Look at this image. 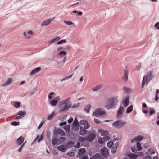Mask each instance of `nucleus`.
<instances>
[{
    "label": "nucleus",
    "mask_w": 159,
    "mask_h": 159,
    "mask_svg": "<svg viewBox=\"0 0 159 159\" xmlns=\"http://www.w3.org/2000/svg\"><path fill=\"white\" fill-rule=\"evenodd\" d=\"M110 137L108 135L105 136L103 138V139L104 141H108Z\"/></svg>",
    "instance_id": "obj_55"
},
{
    "label": "nucleus",
    "mask_w": 159,
    "mask_h": 159,
    "mask_svg": "<svg viewBox=\"0 0 159 159\" xmlns=\"http://www.w3.org/2000/svg\"><path fill=\"white\" fill-rule=\"evenodd\" d=\"M128 156L130 159H136L138 157L137 154L134 153L129 154Z\"/></svg>",
    "instance_id": "obj_27"
},
{
    "label": "nucleus",
    "mask_w": 159,
    "mask_h": 159,
    "mask_svg": "<svg viewBox=\"0 0 159 159\" xmlns=\"http://www.w3.org/2000/svg\"><path fill=\"white\" fill-rule=\"evenodd\" d=\"M59 138L57 136H53L52 139V144L53 145H58L59 144Z\"/></svg>",
    "instance_id": "obj_14"
},
{
    "label": "nucleus",
    "mask_w": 159,
    "mask_h": 159,
    "mask_svg": "<svg viewBox=\"0 0 159 159\" xmlns=\"http://www.w3.org/2000/svg\"><path fill=\"white\" fill-rule=\"evenodd\" d=\"M72 104L70 102L69 104H65L60 109L59 111L62 113L64 111H68L71 107Z\"/></svg>",
    "instance_id": "obj_7"
},
{
    "label": "nucleus",
    "mask_w": 159,
    "mask_h": 159,
    "mask_svg": "<svg viewBox=\"0 0 159 159\" xmlns=\"http://www.w3.org/2000/svg\"><path fill=\"white\" fill-rule=\"evenodd\" d=\"M131 149L132 151L135 153H136L137 151V149H136L134 147H131Z\"/></svg>",
    "instance_id": "obj_57"
},
{
    "label": "nucleus",
    "mask_w": 159,
    "mask_h": 159,
    "mask_svg": "<svg viewBox=\"0 0 159 159\" xmlns=\"http://www.w3.org/2000/svg\"><path fill=\"white\" fill-rule=\"evenodd\" d=\"M24 137L22 136H21L19 137L16 140V144L18 146L21 145L24 140Z\"/></svg>",
    "instance_id": "obj_15"
},
{
    "label": "nucleus",
    "mask_w": 159,
    "mask_h": 159,
    "mask_svg": "<svg viewBox=\"0 0 159 159\" xmlns=\"http://www.w3.org/2000/svg\"><path fill=\"white\" fill-rule=\"evenodd\" d=\"M143 159H152L150 156H146L144 157Z\"/></svg>",
    "instance_id": "obj_64"
},
{
    "label": "nucleus",
    "mask_w": 159,
    "mask_h": 159,
    "mask_svg": "<svg viewBox=\"0 0 159 159\" xmlns=\"http://www.w3.org/2000/svg\"><path fill=\"white\" fill-rule=\"evenodd\" d=\"M35 91V89H34L31 92H30V95L31 96L34 94V93Z\"/></svg>",
    "instance_id": "obj_62"
},
{
    "label": "nucleus",
    "mask_w": 159,
    "mask_h": 159,
    "mask_svg": "<svg viewBox=\"0 0 159 159\" xmlns=\"http://www.w3.org/2000/svg\"><path fill=\"white\" fill-rule=\"evenodd\" d=\"M84 110L87 113L89 112V103L87 105L84 107Z\"/></svg>",
    "instance_id": "obj_36"
},
{
    "label": "nucleus",
    "mask_w": 159,
    "mask_h": 159,
    "mask_svg": "<svg viewBox=\"0 0 159 159\" xmlns=\"http://www.w3.org/2000/svg\"><path fill=\"white\" fill-rule=\"evenodd\" d=\"M87 141V145L88 147L89 146V131L88 132L87 138L84 137H81L79 139V141L81 142H83Z\"/></svg>",
    "instance_id": "obj_6"
},
{
    "label": "nucleus",
    "mask_w": 159,
    "mask_h": 159,
    "mask_svg": "<svg viewBox=\"0 0 159 159\" xmlns=\"http://www.w3.org/2000/svg\"><path fill=\"white\" fill-rule=\"evenodd\" d=\"M86 152V149L84 148H80L79 150L78 154L77 155L79 157H81L82 155H85Z\"/></svg>",
    "instance_id": "obj_18"
},
{
    "label": "nucleus",
    "mask_w": 159,
    "mask_h": 159,
    "mask_svg": "<svg viewBox=\"0 0 159 159\" xmlns=\"http://www.w3.org/2000/svg\"><path fill=\"white\" fill-rule=\"evenodd\" d=\"M129 76V70L128 69L125 68L124 69V74L122 77V80L125 82H126L128 79Z\"/></svg>",
    "instance_id": "obj_10"
},
{
    "label": "nucleus",
    "mask_w": 159,
    "mask_h": 159,
    "mask_svg": "<svg viewBox=\"0 0 159 159\" xmlns=\"http://www.w3.org/2000/svg\"><path fill=\"white\" fill-rule=\"evenodd\" d=\"M133 109V106L132 105L129 106L127 109L126 111V113H129L131 112Z\"/></svg>",
    "instance_id": "obj_30"
},
{
    "label": "nucleus",
    "mask_w": 159,
    "mask_h": 159,
    "mask_svg": "<svg viewBox=\"0 0 159 159\" xmlns=\"http://www.w3.org/2000/svg\"><path fill=\"white\" fill-rule=\"evenodd\" d=\"M98 143L101 145H103L104 143V141L103 138L101 137L98 138Z\"/></svg>",
    "instance_id": "obj_38"
},
{
    "label": "nucleus",
    "mask_w": 159,
    "mask_h": 159,
    "mask_svg": "<svg viewBox=\"0 0 159 159\" xmlns=\"http://www.w3.org/2000/svg\"><path fill=\"white\" fill-rule=\"evenodd\" d=\"M93 115L97 117H104L107 115L104 109L97 108L93 112Z\"/></svg>",
    "instance_id": "obj_2"
},
{
    "label": "nucleus",
    "mask_w": 159,
    "mask_h": 159,
    "mask_svg": "<svg viewBox=\"0 0 159 159\" xmlns=\"http://www.w3.org/2000/svg\"><path fill=\"white\" fill-rule=\"evenodd\" d=\"M51 132L50 130L48 131L47 132V138L50 140L51 139Z\"/></svg>",
    "instance_id": "obj_48"
},
{
    "label": "nucleus",
    "mask_w": 159,
    "mask_h": 159,
    "mask_svg": "<svg viewBox=\"0 0 159 159\" xmlns=\"http://www.w3.org/2000/svg\"><path fill=\"white\" fill-rule=\"evenodd\" d=\"M75 142L72 141H68L66 143V147L68 148H70L72 147L73 146H74L75 145Z\"/></svg>",
    "instance_id": "obj_23"
},
{
    "label": "nucleus",
    "mask_w": 159,
    "mask_h": 159,
    "mask_svg": "<svg viewBox=\"0 0 159 159\" xmlns=\"http://www.w3.org/2000/svg\"><path fill=\"white\" fill-rule=\"evenodd\" d=\"M66 131L69 132L70 130V125H68L66 126L65 128L64 129Z\"/></svg>",
    "instance_id": "obj_45"
},
{
    "label": "nucleus",
    "mask_w": 159,
    "mask_h": 159,
    "mask_svg": "<svg viewBox=\"0 0 159 159\" xmlns=\"http://www.w3.org/2000/svg\"><path fill=\"white\" fill-rule=\"evenodd\" d=\"M87 131L84 127L82 126H80V131L79 132L80 134L82 136L85 135L87 133Z\"/></svg>",
    "instance_id": "obj_17"
},
{
    "label": "nucleus",
    "mask_w": 159,
    "mask_h": 159,
    "mask_svg": "<svg viewBox=\"0 0 159 159\" xmlns=\"http://www.w3.org/2000/svg\"><path fill=\"white\" fill-rule=\"evenodd\" d=\"M129 96L128 95L126 96L123 99L122 101V103L124 106V107H126L129 104Z\"/></svg>",
    "instance_id": "obj_13"
},
{
    "label": "nucleus",
    "mask_w": 159,
    "mask_h": 159,
    "mask_svg": "<svg viewBox=\"0 0 159 159\" xmlns=\"http://www.w3.org/2000/svg\"><path fill=\"white\" fill-rule=\"evenodd\" d=\"M72 125L71 127L72 130H74L77 127L80 126V125H79L78 124H77V123H74V122H73V123H72Z\"/></svg>",
    "instance_id": "obj_42"
},
{
    "label": "nucleus",
    "mask_w": 159,
    "mask_h": 159,
    "mask_svg": "<svg viewBox=\"0 0 159 159\" xmlns=\"http://www.w3.org/2000/svg\"><path fill=\"white\" fill-rule=\"evenodd\" d=\"M81 146V143L78 140L76 143V145H74V147L76 148H79Z\"/></svg>",
    "instance_id": "obj_47"
},
{
    "label": "nucleus",
    "mask_w": 159,
    "mask_h": 159,
    "mask_svg": "<svg viewBox=\"0 0 159 159\" xmlns=\"http://www.w3.org/2000/svg\"><path fill=\"white\" fill-rule=\"evenodd\" d=\"M131 90V89L128 88L126 87H123V90L125 93H128Z\"/></svg>",
    "instance_id": "obj_34"
},
{
    "label": "nucleus",
    "mask_w": 159,
    "mask_h": 159,
    "mask_svg": "<svg viewBox=\"0 0 159 159\" xmlns=\"http://www.w3.org/2000/svg\"><path fill=\"white\" fill-rule=\"evenodd\" d=\"M103 84H100L92 88V89L93 91H97L99 90L102 86Z\"/></svg>",
    "instance_id": "obj_25"
},
{
    "label": "nucleus",
    "mask_w": 159,
    "mask_h": 159,
    "mask_svg": "<svg viewBox=\"0 0 159 159\" xmlns=\"http://www.w3.org/2000/svg\"><path fill=\"white\" fill-rule=\"evenodd\" d=\"M59 104L60 106H61L64 105V102L62 100L59 102Z\"/></svg>",
    "instance_id": "obj_61"
},
{
    "label": "nucleus",
    "mask_w": 159,
    "mask_h": 159,
    "mask_svg": "<svg viewBox=\"0 0 159 159\" xmlns=\"http://www.w3.org/2000/svg\"><path fill=\"white\" fill-rule=\"evenodd\" d=\"M45 121L44 120H42L41 122H40L39 125L38 127V129H39L40 128H41L43 125L44 124V123Z\"/></svg>",
    "instance_id": "obj_46"
},
{
    "label": "nucleus",
    "mask_w": 159,
    "mask_h": 159,
    "mask_svg": "<svg viewBox=\"0 0 159 159\" xmlns=\"http://www.w3.org/2000/svg\"><path fill=\"white\" fill-rule=\"evenodd\" d=\"M113 142L112 141H110L107 143V146L109 148H111L112 145H113Z\"/></svg>",
    "instance_id": "obj_58"
},
{
    "label": "nucleus",
    "mask_w": 159,
    "mask_h": 159,
    "mask_svg": "<svg viewBox=\"0 0 159 159\" xmlns=\"http://www.w3.org/2000/svg\"><path fill=\"white\" fill-rule=\"evenodd\" d=\"M118 98L116 96L109 98L104 105L105 108L108 110L115 108L119 102Z\"/></svg>",
    "instance_id": "obj_1"
},
{
    "label": "nucleus",
    "mask_w": 159,
    "mask_h": 159,
    "mask_svg": "<svg viewBox=\"0 0 159 159\" xmlns=\"http://www.w3.org/2000/svg\"><path fill=\"white\" fill-rule=\"evenodd\" d=\"M81 157L80 159H89L88 156L87 155H84Z\"/></svg>",
    "instance_id": "obj_53"
},
{
    "label": "nucleus",
    "mask_w": 159,
    "mask_h": 159,
    "mask_svg": "<svg viewBox=\"0 0 159 159\" xmlns=\"http://www.w3.org/2000/svg\"><path fill=\"white\" fill-rule=\"evenodd\" d=\"M67 41V40L66 39H62L59 41H58L57 43V45H59V44H62V43H66Z\"/></svg>",
    "instance_id": "obj_40"
},
{
    "label": "nucleus",
    "mask_w": 159,
    "mask_h": 159,
    "mask_svg": "<svg viewBox=\"0 0 159 159\" xmlns=\"http://www.w3.org/2000/svg\"><path fill=\"white\" fill-rule=\"evenodd\" d=\"M80 125H84V127L85 129H88L89 128V124L85 120H81L80 121Z\"/></svg>",
    "instance_id": "obj_12"
},
{
    "label": "nucleus",
    "mask_w": 159,
    "mask_h": 159,
    "mask_svg": "<svg viewBox=\"0 0 159 159\" xmlns=\"http://www.w3.org/2000/svg\"><path fill=\"white\" fill-rule=\"evenodd\" d=\"M70 97H68L65 100H63L65 104H68L69 102L70 99Z\"/></svg>",
    "instance_id": "obj_44"
},
{
    "label": "nucleus",
    "mask_w": 159,
    "mask_h": 159,
    "mask_svg": "<svg viewBox=\"0 0 159 159\" xmlns=\"http://www.w3.org/2000/svg\"><path fill=\"white\" fill-rule=\"evenodd\" d=\"M66 54V52L65 51H60L59 53V55H60L65 56Z\"/></svg>",
    "instance_id": "obj_49"
},
{
    "label": "nucleus",
    "mask_w": 159,
    "mask_h": 159,
    "mask_svg": "<svg viewBox=\"0 0 159 159\" xmlns=\"http://www.w3.org/2000/svg\"><path fill=\"white\" fill-rule=\"evenodd\" d=\"M21 105V102H20L15 101L14 103V107L16 108H19L20 107Z\"/></svg>",
    "instance_id": "obj_29"
},
{
    "label": "nucleus",
    "mask_w": 159,
    "mask_h": 159,
    "mask_svg": "<svg viewBox=\"0 0 159 159\" xmlns=\"http://www.w3.org/2000/svg\"><path fill=\"white\" fill-rule=\"evenodd\" d=\"M148 112L151 116L155 112V111L154 109L150 108Z\"/></svg>",
    "instance_id": "obj_41"
},
{
    "label": "nucleus",
    "mask_w": 159,
    "mask_h": 159,
    "mask_svg": "<svg viewBox=\"0 0 159 159\" xmlns=\"http://www.w3.org/2000/svg\"><path fill=\"white\" fill-rule=\"evenodd\" d=\"M67 148L66 147V145H59L57 147V149L58 151L63 152L66 151Z\"/></svg>",
    "instance_id": "obj_16"
},
{
    "label": "nucleus",
    "mask_w": 159,
    "mask_h": 159,
    "mask_svg": "<svg viewBox=\"0 0 159 159\" xmlns=\"http://www.w3.org/2000/svg\"><path fill=\"white\" fill-rule=\"evenodd\" d=\"M56 114L55 111H53L52 113L48 115L47 117V119L48 120H50L52 119Z\"/></svg>",
    "instance_id": "obj_28"
},
{
    "label": "nucleus",
    "mask_w": 159,
    "mask_h": 159,
    "mask_svg": "<svg viewBox=\"0 0 159 159\" xmlns=\"http://www.w3.org/2000/svg\"><path fill=\"white\" fill-rule=\"evenodd\" d=\"M45 131L43 130L41 134L39 136V135H37L36 137H37V141L38 143H39L40 141L43 140L44 139V133Z\"/></svg>",
    "instance_id": "obj_21"
},
{
    "label": "nucleus",
    "mask_w": 159,
    "mask_h": 159,
    "mask_svg": "<svg viewBox=\"0 0 159 159\" xmlns=\"http://www.w3.org/2000/svg\"><path fill=\"white\" fill-rule=\"evenodd\" d=\"M96 132L95 131L90 132V142L93 141L96 137Z\"/></svg>",
    "instance_id": "obj_20"
},
{
    "label": "nucleus",
    "mask_w": 159,
    "mask_h": 159,
    "mask_svg": "<svg viewBox=\"0 0 159 159\" xmlns=\"http://www.w3.org/2000/svg\"><path fill=\"white\" fill-rule=\"evenodd\" d=\"M155 27L157 29H159V22L157 23L155 25Z\"/></svg>",
    "instance_id": "obj_63"
},
{
    "label": "nucleus",
    "mask_w": 159,
    "mask_h": 159,
    "mask_svg": "<svg viewBox=\"0 0 159 159\" xmlns=\"http://www.w3.org/2000/svg\"><path fill=\"white\" fill-rule=\"evenodd\" d=\"M94 121L97 124L102 123V122L101 121L97 119L94 118Z\"/></svg>",
    "instance_id": "obj_52"
},
{
    "label": "nucleus",
    "mask_w": 159,
    "mask_h": 159,
    "mask_svg": "<svg viewBox=\"0 0 159 159\" xmlns=\"http://www.w3.org/2000/svg\"><path fill=\"white\" fill-rule=\"evenodd\" d=\"M126 124V121L119 120L114 122L112 125L116 128H120L123 127Z\"/></svg>",
    "instance_id": "obj_4"
},
{
    "label": "nucleus",
    "mask_w": 159,
    "mask_h": 159,
    "mask_svg": "<svg viewBox=\"0 0 159 159\" xmlns=\"http://www.w3.org/2000/svg\"><path fill=\"white\" fill-rule=\"evenodd\" d=\"M73 119L72 117H70L67 120L68 123L70 124L73 121Z\"/></svg>",
    "instance_id": "obj_56"
},
{
    "label": "nucleus",
    "mask_w": 159,
    "mask_h": 159,
    "mask_svg": "<svg viewBox=\"0 0 159 159\" xmlns=\"http://www.w3.org/2000/svg\"><path fill=\"white\" fill-rule=\"evenodd\" d=\"M60 100L59 96H57L54 99L51 100L49 102V104L52 106H56L58 102Z\"/></svg>",
    "instance_id": "obj_9"
},
{
    "label": "nucleus",
    "mask_w": 159,
    "mask_h": 159,
    "mask_svg": "<svg viewBox=\"0 0 159 159\" xmlns=\"http://www.w3.org/2000/svg\"><path fill=\"white\" fill-rule=\"evenodd\" d=\"M56 41L54 38L52 39L49 42V43L50 44H52L55 42Z\"/></svg>",
    "instance_id": "obj_59"
},
{
    "label": "nucleus",
    "mask_w": 159,
    "mask_h": 159,
    "mask_svg": "<svg viewBox=\"0 0 159 159\" xmlns=\"http://www.w3.org/2000/svg\"><path fill=\"white\" fill-rule=\"evenodd\" d=\"M54 136H57L59 135L65 136V133L61 128H55L53 129Z\"/></svg>",
    "instance_id": "obj_5"
},
{
    "label": "nucleus",
    "mask_w": 159,
    "mask_h": 159,
    "mask_svg": "<svg viewBox=\"0 0 159 159\" xmlns=\"http://www.w3.org/2000/svg\"><path fill=\"white\" fill-rule=\"evenodd\" d=\"M124 110V107L122 106L119 107L117 112L116 116L118 118H120L122 116V114Z\"/></svg>",
    "instance_id": "obj_11"
},
{
    "label": "nucleus",
    "mask_w": 159,
    "mask_h": 159,
    "mask_svg": "<svg viewBox=\"0 0 159 159\" xmlns=\"http://www.w3.org/2000/svg\"><path fill=\"white\" fill-rule=\"evenodd\" d=\"M54 93L53 92H52L50 93H49L48 94V99H51L52 98V95H53Z\"/></svg>",
    "instance_id": "obj_50"
},
{
    "label": "nucleus",
    "mask_w": 159,
    "mask_h": 159,
    "mask_svg": "<svg viewBox=\"0 0 159 159\" xmlns=\"http://www.w3.org/2000/svg\"><path fill=\"white\" fill-rule=\"evenodd\" d=\"M67 155L69 156L70 157H73L75 156V153L72 151H69L67 153Z\"/></svg>",
    "instance_id": "obj_35"
},
{
    "label": "nucleus",
    "mask_w": 159,
    "mask_h": 159,
    "mask_svg": "<svg viewBox=\"0 0 159 159\" xmlns=\"http://www.w3.org/2000/svg\"><path fill=\"white\" fill-rule=\"evenodd\" d=\"M101 135L103 136H106L109 134V132L107 130H101Z\"/></svg>",
    "instance_id": "obj_31"
},
{
    "label": "nucleus",
    "mask_w": 159,
    "mask_h": 159,
    "mask_svg": "<svg viewBox=\"0 0 159 159\" xmlns=\"http://www.w3.org/2000/svg\"><path fill=\"white\" fill-rule=\"evenodd\" d=\"M143 137L142 136H138L132 139L131 141V142L132 143L134 142V141H140L143 139Z\"/></svg>",
    "instance_id": "obj_24"
},
{
    "label": "nucleus",
    "mask_w": 159,
    "mask_h": 159,
    "mask_svg": "<svg viewBox=\"0 0 159 159\" xmlns=\"http://www.w3.org/2000/svg\"><path fill=\"white\" fill-rule=\"evenodd\" d=\"M152 72V71H149L146 75H145L143 77L141 87L143 88L145 84L147 85L151 80L153 77Z\"/></svg>",
    "instance_id": "obj_3"
},
{
    "label": "nucleus",
    "mask_w": 159,
    "mask_h": 159,
    "mask_svg": "<svg viewBox=\"0 0 159 159\" xmlns=\"http://www.w3.org/2000/svg\"><path fill=\"white\" fill-rule=\"evenodd\" d=\"M66 139L65 137H60L59 138V144L65 142L66 141Z\"/></svg>",
    "instance_id": "obj_32"
},
{
    "label": "nucleus",
    "mask_w": 159,
    "mask_h": 159,
    "mask_svg": "<svg viewBox=\"0 0 159 159\" xmlns=\"http://www.w3.org/2000/svg\"><path fill=\"white\" fill-rule=\"evenodd\" d=\"M50 24L48 20H47L46 21H43L41 24V26H46Z\"/></svg>",
    "instance_id": "obj_33"
},
{
    "label": "nucleus",
    "mask_w": 159,
    "mask_h": 159,
    "mask_svg": "<svg viewBox=\"0 0 159 159\" xmlns=\"http://www.w3.org/2000/svg\"><path fill=\"white\" fill-rule=\"evenodd\" d=\"M26 113V111L23 110L18 111L17 113V114L20 115L22 118H23L25 116Z\"/></svg>",
    "instance_id": "obj_26"
},
{
    "label": "nucleus",
    "mask_w": 159,
    "mask_h": 159,
    "mask_svg": "<svg viewBox=\"0 0 159 159\" xmlns=\"http://www.w3.org/2000/svg\"><path fill=\"white\" fill-rule=\"evenodd\" d=\"M13 79L11 78H8L5 81V83L3 84L2 86V87L7 86L10 84L12 81Z\"/></svg>",
    "instance_id": "obj_22"
},
{
    "label": "nucleus",
    "mask_w": 159,
    "mask_h": 159,
    "mask_svg": "<svg viewBox=\"0 0 159 159\" xmlns=\"http://www.w3.org/2000/svg\"><path fill=\"white\" fill-rule=\"evenodd\" d=\"M101 157L105 158L108 155V151L107 148L105 147L101 149Z\"/></svg>",
    "instance_id": "obj_8"
},
{
    "label": "nucleus",
    "mask_w": 159,
    "mask_h": 159,
    "mask_svg": "<svg viewBox=\"0 0 159 159\" xmlns=\"http://www.w3.org/2000/svg\"><path fill=\"white\" fill-rule=\"evenodd\" d=\"M148 151L150 154H153L155 153V151L152 148H149L148 149Z\"/></svg>",
    "instance_id": "obj_51"
},
{
    "label": "nucleus",
    "mask_w": 159,
    "mask_h": 159,
    "mask_svg": "<svg viewBox=\"0 0 159 159\" xmlns=\"http://www.w3.org/2000/svg\"><path fill=\"white\" fill-rule=\"evenodd\" d=\"M20 124V122L19 121H13L11 123V125L13 126H18Z\"/></svg>",
    "instance_id": "obj_37"
},
{
    "label": "nucleus",
    "mask_w": 159,
    "mask_h": 159,
    "mask_svg": "<svg viewBox=\"0 0 159 159\" xmlns=\"http://www.w3.org/2000/svg\"><path fill=\"white\" fill-rule=\"evenodd\" d=\"M41 69V68L40 67H37L35 68L32 71L30 72V76H31L37 73H38V72L40 71Z\"/></svg>",
    "instance_id": "obj_19"
},
{
    "label": "nucleus",
    "mask_w": 159,
    "mask_h": 159,
    "mask_svg": "<svg viewBox=\"0 0 159 159\" xmlns=\"http://www.w3.org/2000/svg\"><path fill=\"white\" fill-rule=\"evenodd\" d=\"M64 22L66 24L68 25H71L74 24L71 21L69 20H65Z\"/></svg>",
    "instance_id": "obj_43"
},
{
    "label": "nucleus",
    "mask_w": 159,
    "mask_h": 159,
    "mask_svg": "<svg viewBox=\"0 0 159 159\" xmlns=\"http://www.w3.org/2000/svg\"><path fill=\"white\" fill-rule=\"evenodd\" d=\"M136 146L137 150L139 151L141 150L142 148L141 147V144L139 142H137L136 143Z\"/></svg>",
    "instance_id": "obj_39"
},
{
    "label": "nucleus",
    "mask_w": 159,
    "mask_h": 159,
    "mask_svg": "<svg viewBox=\"0 0 159 159\" xmlns=\"http://www.w3.org/2000/svg\"><path fill=\"white\" fill-rule=\"evenodd\" d=\"M66 121H64L63 122H60L59 124V125L60 126L62 127L65 125H66Z\"/></svg>",
    "instance_id": "obj_54"
},
{
    "label": "nucleus",
    "mask_w": 159,
    "mask_h": 159,
    "mask_svg": "<svg viewBox=\"0 0 159 159\" xmlns=\"http://www.w3.org/2000/svg\"><path fill=\"white\" fill-rule=\"evenodd\" d=\"M116 148H112L111 149V151L112 153H114L116 151Z\"/></svg>",
    "instance_id": "obj_60"
}]
</instances>
